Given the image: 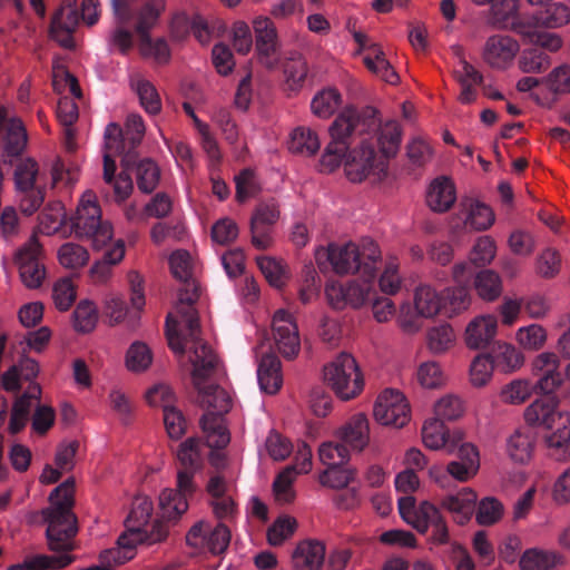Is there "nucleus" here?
Listing matches in <instances>:
<instances>
[{"mask_svg":"<svg viewBox=\"0 0 570 570\" xmlns=\"http://www.w3.org/2000/svg\"><path fill=\"white\" fill-rule=\"evenodd\" d=\"M257 357L262 356L257 365V382L262 392L276 394L283 384L281 362L273 353H265L264 344L256 347Z\"/></svg>","mask_w":570,"mask_h":570,"instance_id":"obj_25","label":"nucleus"},{"mask_svg":"<svg viewBox=\"0 0 570 570\" xmlns=\"http://www.w3.org/2000/svg\"><path fill=\"white\" fill-rule=\"evenodd\" d=\"M293 451L292 443L283 435L271 431L266 436L263 448L259 450L261 456H268L274 461L286 459Z\"/></svg>","mask_w":570,"mask_h":570,"instance_id":"obj_62","label":"nucleus"},{"mask_svg":"<svg viewBox=\"0 0 570 570\" xmlns=\"http://www.w3.org/2000/svg\"><path fill=\"white\" fill-rule=\"evenodd\" d=\"M43 252L36 235L19 248L16 254V263L22 284L30 289L41 286L46 277V268L42 262Z\"/></svg>","mask_w":570,"mask_h":570,"instance_id":"obj_13","label":"nucleus"},{"mask_svg":"<svg viewBox=\"0 0 570 570\" xmlns=\"http://www.w3.org/2000/svg\"><path fill=\"white\" fill-rule=\"evenodd\" d=\"M188 546L203 549L206 548L213 554L226 551L230 542V530L223 523L214 529L205 521L195 523L186 535Z\"/></svg>","mask_w":570,"mask_h":570,"instance_id":"obj_16","label":"nucleus"},{"mask_svg":"<svg viewBox=\"0 0 570 570\" xmlns=\"http://www.w3.org/2000/svg\"><path fill=\"white\" fill-rule=\"evenodd\" d=\"M341 154L337 169L343 167L350 183L380 185L390 178V164L376 151L371 139L361 138Z\"/></svg>","mask_w":570,"mask_h":570,"instance_id":"obj_4","label":"nucleus"},{"mask_svg":"<svg viewBox=\"0 0 570 570\" xmlns=\"http://www.w3.org/2000/svg\"><path fill=\"white\" fill-rule=\"evenodd\" d=\"M373 279L366 277L363 281L354 279L347 283L328 281L325 285L326 301L335 309L360 308L374 295Z\"/></svg>","mask_w":570,"mask_h":570,"instance_id":"obj_10","label":"nucleus"},{"mask_svg":"<svg viewBox=\"0 0 570 570\" xmlns=\"http://www.w3.org/2000/svg\"><path fill=\"white\" fill-rule=\"evenodd\" d=\"M186 285L179 292L174 312L166 321L167 338L170 348L179 356L185 353L191 365L193 383L198 391V401L205 413L215 415L226 414L232 406L229 394L214 383L213 377L218 367V361L212 348L202 340L198 316L193 307L198 295L194 288Z\"/></svg>","mask_w":570,"mask_h":570,"instance_id":"obj_1","label":"nucleus"},{"mask_svg":"<svg viewBox=\"0 0 570 570\" xmlns=\"http://www.w3.org/2000/svg\"><path fill=\"white\" fill-rule=\"evenodd\" d=\"M75 481L67 479L50 494V508L42 511L48 523L46 531L49 548L53 551L69 550L71 538L77 532L76 517L71 512Z\"/></svg>","mask_w":570,"mask_h":570,"instance_id":"obj_3","label":"nucleus"},{"mask_svg":"<svg viewBox=\"0 0 570 570\" xmlns=\"http://www.w3.org/2000/svg\"><path fill=\"white\" fill-rule=\"evenodd\" d=\"M494 366L503 373H513L524 364L521 348L507 342H499L492 357Z\"/></svg>","mask_w":570,"mask_h":570,"instance_id":"obj_45","label":"nucleus"},{"mask_svg":"<svg viewBox=\"0 0 570 570\" xmlns=\"http://www.w3.org/2000/svg\"><path fill=\"white\" fill-rule=\"evenodd\" d=\"M284 82L288 90L297 91L304 85L307 76V65L302 56L294 55L283 65Z\"/></svg>","mask_w":570,"mask_h":570,"instance_id":"obj_51","label":"nucleus"},{"mask_svg":"<svg viewBox=\"0 0 570 570\" xmlns=\"http://www.w3.org/2000/svg\"><path fill=\"white\" fill-rule=\"evenodd\" d=\"M546 430V444L549 450L556 455H563L570 448V412L564 411Z\"/></svg>","mask_w":570,"mask_h":570,"instance_id":"obj_38","label":"nucleus"},{"mask_svg":"<svg viewBox=\"0 0 570 570\" xmlns=\"http://www.w3.org/2000/svg\"><path fill=\"white\" fill-rule=\"evenodd\" d=\"M326 549L322 541L307 539L297 543L292 553L296 570H320L324 563Z\"/></svg>","mask_w":570,"mask_h":570,"instance_id":"obj_31","label":"nucleus"},{"mask_svg":"<svg viewBox=\"0 0 570 570\" xmlns=\"http://www.w3.org/2000/svg\"><path fill=\"white\" fill-rule=\"evenodd\" d=\"M498 318L493 314L473 317L465 327L464 343L470 350L485 348L497 336Z\"/></svg>","mask_w":570,"mask_h":570,"instance_id":"obj_24","label":"nucleus"},{"mask_svg":"<svg viewBox=\"0 0 570 570\" xmlns=\"http://www.w3.org/2000/svg\"><path fill=\"white\" fill-rule=\"evenodd\" d=\"M460 214L464 226L472 230H487L495 220L492 208L475 198L462 200Z\"/></svg>","mask_w":570,"mask_h":570,"instance_id":"obj_33","label":"nucleus"},{"mask_svg":"<svg viewBox=\"0 0 570 570\" xmlns=\"http://www.w3.org/2000/svg\"><path fill=\"white\" fill-rule=\"evenodd\" d=\"M70 226L77 237L91 239L95 249H102L112 239V226L101 219V209L92 190L81 195L76 213L70 217Z\"/></svg>","mask_w":570,"mask_h":570,"instance_id":"obj_6","label":"nucleus"},{"mask_svg":"<svg viewBox=\"0 0 570 570\" xmlns=\"http://www.w3.org/2000/svg\"><path fill=\"white\" fill-rule=\"evenodd\" d=\"M373 414L382 425L403 428L410 421V405L402 392L385 390L377 396Z\"/></svg>","mask_w":570,"mask_h":570,"instance_id":"obj_14","label":"nucleus"},{"mask_svg":"<svg viewBox=\"0 0 570 570\" xmlns=\"http://www.w3.org/2000/svg\"><path fill=\"white\" fill-rule=\"evenodd\" d=\"M342 96L334 88L317 91L311 100V111L321 119H328L341 106Z\"/></svg>","mask_w":570,"mask_h":570,"instance_id":"obj_47","label":"nucleus"},{"mask_svg":"<svg viewBox=\"0 0 570 570\" xmlns=\"http://www.w3.org/2000/svg\"><path fill=\"white\" fill-rule=\"evenodd\" d=\"M130 88L136 94L140 107L150 116L161 111V99L156 87L146 78L135 75L130 77Z\"/></svg>","mask_w":570,"mask_h":570,"instance_id":"obj_39","label":"nucleus"},{"mask_svg":"<svg viewBox=\"0 0 570 570\" xmlns=\"http://www.w3.org/2000/svg\"><path fill=\"white\" fill-rule=\"evenodd\" d=\"M78 21L76 0H67L52 18L50 28L51 38L63 48H72L75 46L72 33Z\"/></svg>","mask_w":570,"mask_h":570,"instance_id":"obj_22","label":"nucleus"},{"mask_svg":"<svg viewBox=\"0 0 570 570\" xmlns=\"http://www.w3.org/2000/svg\"><path fill=\"white\" fill-rule=\"evenodd\" d=\"M478 498L472 488L464 487L443 495L440 507L451 515L454 523L464 525L475 512Z\"/></svg>","mask_w":570,"mask_h":570,"instance_id":"obj_20","label":"nucleus"},{"mask_svg":"<svg viewBox=\"0 0 570 570\" xmlns=\"http://www.w3.org/2000/svg\"><path fill=\"white\" fill-rule=\"evenodd\" d=\"M474 287L480 298L492 302L502 293L500 276L490 269L481 271L474 279Z\"/></svg>","mask_w":570,"mask_h":570,"instance_id":"obj_57","label":"nucleus"},{"mask_svg":"<svg viewBox=\"0 0 570 570\" xmlns=\"http://www.w3.org/2000/svg\"><path fill=\"white\" fill-rule=\"evenodd\" d=\"M443 309V293L430 284H420L413 291L412 303L404 302L400 306L396 322L403 332L414 334L422 330V320H434Z\"/></svg>","mask_w":570,"mask_h":570,"instance_id":"obj_5","label":"nucleus"},{"mask_svg":"<svg viewBox=\"0 0 570 570\" xmlns=\"http://www.w3.org/2000/svg\"><path fill=\"white\" fill-rule=\"evenodd\" d=\"M563 412L556 397H541L525 407L523 417L529 425L546 430Z\"/></svg>","mask_w":570,"mask_h":570,"instance_id":"obj_32","label":"nucleus"},{"mask_svg":"<svg viewBox=\"0 0 570 570\" xmlns=\"http://www.w3.org/2000/svg\"><path fill=\"white\" fill-rule=\"evenodd\" d=\"M59 264L68 269H79L89 262L88 249L77 243L68 242L61 245L57 252Z\"/></svg>","mask_w":570,"mask_h":570,"instance_id":"obj_53","label":"nucleus"},{"mask_svg":"<svg viewBox=\"0 0 570 570\" xmlns=\"http://www.w3.org/2000/svg\"><path fill=\"white\" fill-rule=\"evenodd\" d=\"M321 148V139L315 130L299 126L292 130L288 140V149L293 154L313 156Z\"/></svg>","mask_w":570,"mask_h":570,"instance_id":"obj_42","label":"nucleus"},{"mask_svg":"<svg viewBox=\"0 0 570 570\" xmlns=\"http://www.w3.org/2000/svg\"><path fill=\"white\" fill-rule=\"evenodd\" d=\"M397 509L401 519L421 534H425L432 524L444 517L441 507L426 499L417 501L413 495L401 497Z\"/></svg>","mask_w":570,"mask_h":570,"instance_id":"obj_12","label":"nucleus"},{"mask_svg":"<svg viewBox=\"0 0 570 570\" xmlns=\"http://www.w3.org/2000/svg\"><path fill=\"white\" fill-rule=\"evenodd\" d=\"M159 509L164 519L177 520L188 509L187 499L176 490L165 489L159 494Z\"/></svg>","mask_w":570,"mask_h":570,"instance_id":"obj_54","label":"nucleus"},{"mask_svg":"<svg viewBox=\"0 0 570 570\" xmlns=\"http://www.w3.org/2000/svg\"><path fill=\"white\" fill-rule=\"evenodd\" d=\"M535 436L527 428L515 429L505 440V453L515 463L524 464L533 455Z\"/></svg>","mask_w":570,"mask_h":570,"instance_id":"obj_36","label":"nucleus"},{"mask_svg":"<svg viewBox=\"0 0 570 570\" xmlns=\"http://www.w3.org/2000/svg\"><path fill=\"white\" fill-rule=\"evenodd\" d=\"M39 374L38 363L28 357L22 356L17 364L10 366L1 376L2 387L7 392H18L23 382L29 385L35 384L32 381Z\"/></svg>","mask_w":570,"mask_h":570,"instance_id":"obj_35","label":"nucleus"},{"mask_svg":"<svg viewBox=\"0 0 570 570\" xmlns=\"http://www.w3.org/2000/svg\"><path fill=\"white\" fill-rule=\"evenodd\" d=\"M364 139H371L373 145L379 147L376 150L384 159L390 160L396 156L402 141V128L396 120H385L381 122L373 134Z\"/></svg>","mask_w":570,"mask_h":570,"instance_id":"obj_29","label":"nucleus"},{"mask_svg":"<svg viewBox=\"0 0 570 570\" xmlns=\"http://www.w3.org/2000/svg\"><path fill=\"white\" fill-rule=\"evenodd\" d=\"M519 52L518 68L523 73H541L551 65L550 57L538 48H524Z\"/></svg>","mask_w":570,"mask_h":570,"instance_id":"obj_56","label":"nucleus"},{"mask_svg":"<svg viewBox=\"0 0 570 570\" xmlns=\"http://www.w3.org/2000/svg\"><path fill=\"white\" fill-rule=\"evenodd\" d=\"M520 51L517 39L509 35L497 33L487 38L482 58L493 69L504 70L509 68Z\"/></svg>","mask_w":570,"mask_h":570,"instance_id":"obj_19","label":"nucleus"},{"mask_svg":"<svg viewBox=\"0 0 570 570\" xmlns=\"http://www.w3.org/2000/svg\"><path fill=\"white\" fill-rule=\"evenodd\" d=\"M177 459L185 469L197 471L203 460L202 443L197 438H188L177 449Z\"/></svg>","mask_w":570,"mask_h":570,"instance_id":"obj_63","label":"nucleus"},{"mask_svg":"<svg viewBox=\"0 0 570 570\" xmlns=\"http://www.w3.org/2000/svg\"><path fill=\"white\" fill-rule=\"evenodd\" d=\"M154 354L151 348L141 341L132 342L125 354V366L129 372H146L153 364Z\"/></svg>","mask_w":570,"mask_h":570,"instance_id":"obj_48","label":"nucleus"},{"mask_svg":"<svg viewBox=\"0 0 570 570\" xmlns=\"http://www.w3.org/2000/svg\"><path fill=\"white\" fill-rule=\"evenodd\" d=\"M494 363L489 354L476 355L469 367V381L474 387H483L493 376Z\"/></svg>","mask_w":570,"mask_h":570,"instance_id":"obj_58","label":"nucleus"},{"mask_svg":"<svg viewBox=\"0 0 570 570\" xmlns=\"http://www.w3.org/2000/svg\"><path fill=\"white\" fill-rule=\"evenodd\" d=\"M533 385L528 380H513L500 391V400L505 404L519 405L532 394Z\"/></svg>","mask_w":570,"mask_h":570,"instance_id":"obj_64","label":"nucleus"},{"mask_svg":"<svg viewBox=\"0 0 570 570\" xmlns=\"http://www.w3.org/2000/svg\"><path fill=\"white\" fill-rule=\"evenodd\" d=\"M561 563V557L553 550L527 549L519 559L521 570H551Z\"/></svg>","mask_w":570,"mask_h":570,"instance_id":"obj_40","label":"nucleus"},{"mask_svg":"<svg viewBox=\"0 0 570 570\" xmlns=\"http://www.w3.org/2000/svg\"><path fill=\"white\" fill-rule=\"evenodd\" d=\"M39 167L31 158L21 159L14 169V185L19 195L21 210L28 215L42 204L43 196L37 186Z\"/></svg>","mask_w":570,"mask_h":570,"instance_id":"obj_11","label":"nucleus"},{"mask_svg":"<svg viewBox=\"0 0 570 570\" xmlns=\"http://www.w3.org/2000/svg\"><path fill=\"white\" fill-rule=\"evenodd\" d=\"M200 428L207 446L213 450L209 455L212 465L217 469L224 468L226 458L219 450L226 448L230 442V433L225 417L215 415L214 412L205 413L200 419Z\"/></svg>","mask_w":570,"mask_h":570,"instance_id":"obj_15","label":"nucleus"},{"mask_svg":"<svg viewBox=\"0 0 570 570\" xmlns=\"http://www.w3.org/2000/svg\"><path fill=\"white\" fill-rule=\"evenodd\" d=\"M104 137V179L106 183H110L112 173L116 169L114 156L121 155L134 147H130L128 137L124 136L121 127L116 122L107 125Z\"/></svg>","mask_w":570,"mask_h":570,"instance_id":"obj_28","label":"nucleus"},{"mask_svg":"<svg viewBox=\"0 0 570 570\" xmlns=\"http://www.w3.org/2000/svg\"><path fill=\"white\" fill-rule=\"evenodd\" d=\"M6 125L4 151L8 155H19L27 145V132L22 121L8 107H0V128Z\"/></svg>","mask_w":570,"mask_h":570,"instance_id":"obj_34","label":"nucleus"},{"mask_svg":"<svg viewBox=\"0 0 570 570\" xmlns=\"http://www.w3.org/2000/svg\"><path fill=\"white\" fill-rule=\"evenodd\" d=\"M459 460L448 463L451 479L458 482H468L473 479L480 469V455L476 446L472 443L458 444Z\"/></svg>","mask_w":570,"mask_h":570,"instance_id":"obj_30","label":"nucleus"},{"mask_svg":"<svg viewBox=\"0 0 570 570\" xmlns=\"http://www.w3.org/2000/svg\"><path fill=\"white\" fill-rule=\"evenodd\" d=\"M279 218L278 206L274 203H264L256 207L250 218V232L253 245L265 249L272 245L271 229Z\"/></svg>","mask_w":570,"mask_h":570,"instance_id":"obj_21","label":"nucleus"},{"mask_svg":"<svg viewBox=\"0 0 570 570\" xmlns=\"http://www.w3.org/2000/svg\"><path fill=\"white\" fill-rule=\"evenodd\" d=\"M456 342L454 328L448 323H441L426 332V346L432 354L441 355L451 350Z\"/></svg>","mask_w":570,"mask_h":570,"instance_id":"obj_44","label":"nucleus"},{"mask_svg":"<svg viewBox=\"0 0 570 570\" xmlns=\"http://www.w3.org/2000/svg\"><path fill=\"white\" fill-rule=\"evenodd\" d=\"M336 436L353 452H362L370 443V422L365 414L351 416L337 431Z\"/></svg>","mask_w":570,"mask_h":570,"instance_id":"obj_26","label":"nucleus"},{"mask_svg":"<svg viewBox=\"0 0 570 570\" xmlns=\"http://www.w3.org/2000/svg\"><path fill=\"white\" fill-rule=\"evenodd\" d=\"M41 396V387L39 384H31L27 391L13 403L11 417L9 422V431L11 433L20 432L29 421L30 410L35 402Z\"/></svg>","mask_w":570,"mask_h":570,"instance_id":"obj_37","label":"nucleus"},{"mask_svg":"<svg viewBox=\"0 0 570 570\" xmlns=\"http://www.w3.org/2000/svg\"><path fill=\"white\" fill-rule=\"evenodd\" d=\"M98 323V311L94 302L80 301L73 311V327L79 333H89Z\"/></svg>","mask_w":570,"mask_h":570,"instance_id":"obj_61","label":"nucleus"},{"mask_svg":"<svg viewBox=\"0 0 570 570\" xmlns=\"http://www.w3.org/2000/svg\"><path fill=\"white\" fill-rule=\"evenodd\" d=\"M456 200V188L448 176L432 179L425 189V204L434 213L448 212Z\"/></svg>","mask_w":570,"mask_h":570,"instance_id":"obj_27","label":"nucleus"},{"mask_svg":"<svg viewBox=\"0 0 570 570\" xmlns=\"http://www.w3.org/2000/svg\"><path fill=\"white\" fill-rule=\"evenodd\" d=\"M257 265L271 286L283 287L288 279V271L282 261L272 257H257Z\"/></svg>","mask_w":570,"mask_h":570,"instance_id":"obj_60","label":"nucleus"},{"mask_svg":"<svg viewBox=\"0 0 570 570\" xmlns=\"http://www.w3.org/2000/svg\"><path fill=\"white\" fill-rule=\"evenodd\" d=\"M416 380L423 389H440L446 383V375L436 361H426L419 365Z\"/></svg>","mask_w":570,"mask_h":570,"instance_id":"obj_59","label":"nucleus"},{"mask_svg":"<svg viewBox=\"0 0 570 570\" xmlns=\"http://www.w3.org/2000/svg\"><path fill=\"white\" fill-rule=\"evenodd\" d=\"M154 504L147 495H137L125 521L126 531L120 535L124 544L155 543L166 537V530L154 519Z\"/></svg>","mask_w":570,"mask_h":570,"instance_id":"obj_7","label":"nucleus"},{"mask_svg":"<svg viewBox=\"0 0 570 570\" xmlns=\"http://www.w3.org/2000/svg\"><path fill=\"white\" fill-rule=\"evenodd\" d=\"M166 0H145L136 12V32L140 35L150 33L157 27L160 16L166 10Z\"/></svg>","mask_w":570,"mask_h":570,"instance_id":"obj_43","label":"nucleus"},{"mask_svg":"<svg viewBox=\"0 0 570 570\" xmlns=\"http://www.w3.org/2000/svg\"><path fill=\"white\" fill-rule=\"evenodd\" d=\"M361 120L360 112L353 107H346L338 114L328 128L331 140L320 159L322 171L333 173L337 169L341 153L352 146L351 138L357 131Z\"/></svg>","mask_w":570,"mask_h":570,"instance_id":"obj_8","label":"nucleus"},{"mask_svg":"<svg viewBox=\"0 0 570 570\" xmlns=\"http://www.w3.org/2000/svg\"><path fill=\"white\" fill-rule=\"evenodd\" d=\"M273 340L276 350L285 357H294L301 348L298 328L293 316L281 308L272 320Z\"/></svg>","mask_w":570,"mask_h":570,"instance_id":"obj_18","label":"nucleus"},{"mask_svg":"<svg viewBox=\"0 0 570 570\" xmlns=\"http://www.w3.org/2000/svg\"><path fill=\"white\" fill-rule=\"evenodd\" d=\"M514 342L522 351L539 352L548 342V331L538 323L527 324L517 328Z\"/></svg>","mask_w":570,"mask_h":570,"instance_id":"obj_41","label":"nucleus"},{"mask_svg":"<svg viewBox=\"0 0 570 570\" xmlns=\"http://www.w3.org/2000/svg\"><path fill=\"white\" fill-rule=\"evenodd\" d=\"M461 439L460 431L451 434L444 423L435 417L426 420L422 426V442L433 451L445 449L446 453L452 454L456 451Z\"/></svg>","mask_w":570,"mask_h":570,"instance_id":"obj_23","label":"nucleus"},{"mask_svg":"<svg viewBox=\"0 0 570 570\" xmlns=\"http://www.w3.org/2000/svg\"><path fill=\"white\" fill-rule=\"evenodd\" d=\"M532 374L537 377L533 385L543 394L554 393L563 383V374L560 370V358L553 352H541L531 363Z\"/></svg>","mask_w":570,"mask_h":570,"instance_id":"obj_17","label":"nucleus"},{"mask_svg":"<svg viewBox=\"0 0 570 570\" xmlns=\"http://www.w3.org/2000/svg\"><path fill=\"white\" fill-rule=\"evenodd\" d=\"M362 59L366 68L380 79L391 85L399 81L397 73L387 61L381 47L374 49L372 53H365Z\"/></svg>","mask_w":570,"mask_h":570,"instance_id":"obj_49","label":"nucleus"},{"mask_svg":"<svg viewBox=\"0 0 570 570\" xmlns=\"http://www.w3.org/2000/svg\"><path fill=\"white\" fill-rule=\"evenodd\" d=\"M435 419L454 421L464 415L465 404L461 396L452 393L441 396L433 406Z\"/></svg>","mask_w":570,"mask_h":570,"instance_id":"obj_52","label":"nucleus"},{"mask_svg":"<svg viewBox=\"0 0 570 570\" xmlns=\"http://www.w3.org/2000/svg\"><path fill=\"white\" fill-rule=\"evenodd\" d=\"M78 107L71 98L63 96L59 99L57 117L65 128V145L68 150H73L76 148L75 130L72 125L78 119Z\"/></svg>","mask_w":570,"mask_h":570,"instance_id":"obj_46","label":"nucleus"},{"mask_svg":"<svg viewBox=\"0 0 570 570\" xmlns=\"http://www.w3.org/2000/svg\"><path fill=\"white\" fill-rule=\"evenodd\" d=\"M188 26L190 27L193 35L199 41V43L208 45L210 42L213 38V30L209 28L207 21L199 16L193 18L190 22H188L185 14L176 16L171 24L173 36L178 38L179 29H185Z\"/></svg>","mask_w":570,"mask_h":570,"instance_id":"obj_55","label":"nucleus"},{"mask_svg":"<svg viewBox=\"0 0 570 570\" xmlns=\"http://www.w3.org/2000/svg\"><path fill=\"white\" fill-rule=\"evenodd\" d=\"M324 380L342 400L355 397L363 389V380L354 357L342 353L324 367Z\"/></svg>","mask_w":570,"mask_h":570,"instance_id":"obj_9","label":"nucleus"},{"mask_svg":"<svg viewBox=\"0 0 570 570\" xmlns=\"http://www.w3.org/2000/svg\"><path fill=\"white\" fill-rule=\"evenodd\" d=\"M315 261L320 267L330 262L336 274L346 275L361 273L365 277L374 278L380 249L372 240L361 243L330 244L315 249Z\"/></svg>","mask_w":570,"mask_h":570,"instance_id":"obj_2","label":"nucleus"},{"mask_svg":"<svg viewBox=\"0 0 570 570\" xmlns=\"http://www.w3.org/2000/svg\"><path fill=\"white\" fill-rule=\"evenodd\" d=\"M443 297V314L450 317L466 311L470 307L472 301L469 289L462 285L445 288Z\"/></svg>","mask_w":570,"mask_h":570,"instance_id":"obj_50","label":"nucleus"}]
</instances>
